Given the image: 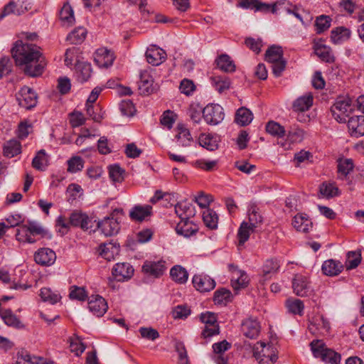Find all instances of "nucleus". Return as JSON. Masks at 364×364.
<instances>
[{"label": "nucleus", "mask_w": 364, "mask_h": 364, "mask_svg": "<svg viewBox=\"0 0 364 364\" xmlns=\"http://www.w3.org/2000/svg\"><path fill=\"white\" fill-rule=\"evenodd\" d=\"M139 331L141 337L148 340L154 341L159 337V332L152 328L141 327Z\"/></svg>", "instance_id": "774afa93"}, {"label": "nucleus", "mask_w": 364, "mask_h": 364, "mask_svg": "<svg viewBox=\"0 0 364 364\" xmlns=\"http://www.w3.org/2000/svg\"><path fill=\"white\" fill-rule=\"evenodd\" d=\"M351 36L349 28L343 26L337 27L331 32V40L334 44H341L348 41Z\"/></svg>", "instance_id": "7c9ffc66"}, {"label": "nucleus", "mask_w": 364, "mask_h": 364, "mask_svg": "<svg viewBox=\"0 0 364 364\" xmlns=\"http://www.w3.org/2000/svg\"><path fill=\"white\" fill-rule=\"evenodd\" d=\"M348 128L350 134L354 137H360L364 135V116L358 115L349 117Z\"/></svg>", "instance_id": "4468645a"}, {"label": "nucleus", "mask_w": 364, "mask_h": 364, "mask_svg": "<svg viewBox=\"0 0 364 364\" xmlns=\"http://www.w3.org/2000/svg\"><path fill=\"white\" fill-rule=\"evenodd\" d=\"M192 283L196 289L200 292H208L215 287V282L207 274H196L193 276Z\"/></svg>", "instance_id": "f8f14e48"}, {"label": "nucleus", "mask_w": 364, "mask_h": 364, "mask_svg": "<svg viewBox=\"0 0 364 364\" xmlns=\"http://www.w3.org/2000/svg\"><path fill=\"white\" fill-rule=\"evenodd\" d=\"M124 171L119 165L110 166L109 174L110 178L114 182H122L124 179Z\"/></svg>", "instance_id": "052dcab7"}, {"label": "nucleus", "mask_w": 364, "mask_h": 364, "mask_svg": "<svg viewBox=\"0 0 364 364\" xmlns=\"http://www.w3.org/2000/svg\"><path fill=\"white\" fill-rule=\"evenodd\" d=\"M311 349L316 358H320L322 361L330 364H339L341 355L334 350L326 347L321 340H314L311 343Z\"/></svg>", "instance_id": "7ed1b4c3"}, {"label": "nucleus", "mask_w": 364, "mask_h": 364, "mask_svg": "<svg viewBox=\"0 0 364 364\" xmlns=\"http://www.w3.org/2000/svg\"><path fill=\"white\" fill-rule=\"evenodd\" d=\"M99 254L107 261L113 260L119 254V245L112 242L102 243L99 247Z\"/></svg>", "instance_id": "cd10ccee"}, {"label": "nucleus", "mask_w": 364, "mask_h": 364, "mask_svg": "<svg viewBox=\"0 0 364 364\" xmlns=\"http://www.w3.org/2000/svg\"><path fill=\"white\" fill-rule=\"evenodd\" d=\"M94 60L100 68H108L113 64L114 56L111 50L101 48L95 53Z\"/></svg>", "instance_id": "f3484780"}, {"label": "nucleus", "mask_w": 364, "mask_h": 364, "mask_svg": "<svg viewBox=\"0 0 364 364\" xmlns=\"http://www.w3.org/2000/svg\"><path fill=\"white\" fill-rule=\"evenodd\" d=\"M21 143L16 139L8 141L4 146V154L9 158H12L18 155L21 153Z\"/></svg>", "instance_id": "79ce46f5"}, {"label": "nucleus", "mask_w": 364, "mask_h": 364, "mask_svg": "<svg viewBox=\"0 0 364 364\" xmlns=\"http://www.w3.org/2000/svg\"><path fill=\"white\" fill-rule=\"evenodd\" d=\"M16 238L21 242L33 243L36 242V240L32 237L27 225H22L17 229Z\"/></svg>", "instance_id": "6e6d98bb"}, {"label": "nucleus", "mask_w": 364, "mask_h": 364, "mask_svg": "<svg viewBox=\"0 0 364 364\" xmlns=\"http://www.w3.org/2000/svg\"><path fill=\"white\" fill-rule=\"evenodd\" d=\"M331 18L326 15H321L316 18L315 26L317 33H321L331 26Z\"/></svg>", "instance_id": "4d7b16f0"}, {"label": "nucleus", "mask_w": 364, "mask_h": 364, "mask_svg": "<svg viewBox=\"0 0 364 364\" xmlns=\"http://www.w3.org/2000/svg\"><path fill=\"white\" fill-rule=\"evenodd\" d=\"M151 213L152 207L151 205H135L129 211V218L133 221L142 222L151 216Z\"/></svg>", "instance_id": "b1692460"}, {"label": "nucleus", "mask_w": 364, "mask_h": 364, "mask_svg": "<svg viewBox=\"0 0 364 364\" xmlns=\"http://www.w3.org/2000/svg\"><path fill=\"white\" fill-rule=\"evenodd\" d=\"M253 119V114L251 111L245 107H241L237 109L235 121L240 126L248 125Z\"/></svg>", "instance_id": "4c0bfd02"}, {"label": "nucleus", "mask_w": 364, "mask_h": 364, "mask_svg": "<svg viewBox=\"0 0 364 364\" xmlns=\"http://www.w3.org/2000/svg\"><path fill=\"white\" fill-rule=\"evenodd\" d=\"M251 225L247 222H242L237 232L239 244L243 245L250 237L251 232H253L255 228H251Z\"/></svg>", "instance_id": "603ef678"}, {"label": "nucleus", "mask_w": 364, "mask_h": 364, "mask_svg": "<svg viewBox=\"0 0 364 364\" xmlns=\"http://www.w3.org/2000/svg\"><path fill=\"white\" fill-rule=\"evenodd\" d=\"M175 348L178 354L179 364H188L187 351L183 343L177 341L175 344Z\"/></svg>", "instance_id": "338daca9"}, {"label": "nucleus", "mask_w": 364, "mask_h": 364, "mask_svg": "<svg viewBox=\"0 0 364 364\" xmlns=\"http://www.w3.org/2000/svg\"><path fill=\"white\" fill-rule=\"evenodd\" d=\"M70 298L78 301H85L87 297V294L84 287L73 286L70 288Z\"/></svg>", "instance_id": "680f3d73"}, {"label": "nucleus", "mask_w": 364, "mask_h": 364, "mask_svg": "<svg viewBox=\"0 0 364 364\" xmlns=\"http://www.w3.org/2000/svg\"><path fill=\"white\" fill-rule=\"evenodd\" d=\"M304 138V131L298 127H291L287 134V140L291 143H298Z\"/></svg>", "instance_id": "13d9d810"}, {"label": "nucleus", "mask_w": 364, "mask_h": 364, "mask_svg": "<svg viewBox=\"0 0 364 364\" xmlns=\"http://www.w3.org/2000/svg\"><path fill=\"white\" fill-rule=\"evenodd\" d=\"M40 296L43 301L55 304L60 299V296L56 292L53 291L50 288H42L40 291Z\"/></svg>", "instance_id": "5fc2aeb1"}, {"label": "nucleus", "mask_w": 364, "mask_h": 364, "mask_svg": "<svg viewBox=\"0 0 364 364\" xmlns=\"http://www.w3.org/2000/svg\"><path fill=\"white\" fill-rule=\"evenodd\" d=\"M309 329L313 333H315L316 330H317L319 333L325 334L328 333L330 330V323L327 319L321 316L314 318L309 326Z\"/></svg>", "instance_id": "2f4dec72"}, {"label": "nucleus", "mask_w": 364, "mask_h": 364, "mask_svg": "<svg viewBox=\"0 0 364 364\" xmlns=\"http://www.w3.org/2000/svg\"><path fill=\"white\" fill-rule=\"evenodd\" d=\"M253 355L259 364H274L277 360L276 348L264 342H258L254 346Z\"/></svg>", "instance_id": "39448f33"}, {"label": "nucleus", "mask_w": 364, "mask_h": 364, "mask_svg": "<svg viewBox=\"0 0 364 364\" xmlns=\"http://www.w3.org/2000/svg\"><path fill=\"white\" fill-rule=\"evenodd\" d=\"M353 110L351 100L348 98L337 99L331 107L333 117L340 123H346Z\"/></svg>", "instance_id": "423d86ee"}, {"label": "nucleus", "mask_w": 364, "mask_h": 364, "mask_svg": "<svg viewBox=\"0 0 364 364\" xmlns=\"http://www.w3.org/2000/svg\"><path fill=\"white\" fill-rule=\"evenodd\" d=\"M146 58L149 64L157 66L165 61L166 53L162 48L156 46H151L146 51Z\"/></svg>", "instance_id": "2eb2a0df"}, {"label": "nucleus", "mask_w": 364, "mask_h": 364, "mask_svg": "<svg viewBox=\"0 0 364 364\" xmlns=\"http://www.w3.org/2000/svg\"><path fill=\"white\" fill-rule=\"evenodd\" d=\"M343 269L341 262L334 259H328L322 265V272L327 276H336L339 274Z\"/></svg>", "instance_id": "c756f323"}, {"label": "nucleus", "mask_w": 364, "mask_h": 364, "mask_svg": "<svg viewBox=\"0 0 364 364\" xmlns=\"http://www.w3.org/2000/svg\"><path fill=\"white\" fill-rule=\"evenodd\" d=\"M361 261V255L356 252H349L346 262L347 269H352L356 268Z\"/></svg>", "instance_id": "e2e57ef3"}, {"label": "nucleus", "mask_w": 364, "mask_h": 364, "mask_svg": "<svg viewBox=\"0 0 364 364\" xmlns=\"http://www.w3.org/2000/svg\"><path fill=\"white\" fill-rule=\"evenodd\" d=\"M231 272V284L234 289L237 290L247 287L249 282L248 276L245 271L240 270L233 264L228 265Z\"/></svg>", "instance_id": "9b49d317"}, {"label": "nucleus", "mask_w": 364, "mask_h": 364, "mask_svg": "<svg viewBox=\"0 0 364 364\" xmlns=\"http://www.w3.org/2000/svg\"><path fill=\"white\" fill-rule=\"evenodd\" d=\"M97 227L105 236H112L117 234L119 230L117 220L113 217H107L97 223Z\"/></svg>", "instance_id": "4be33fe9"}, {"label": "nucleus", "mask_w": 364, "mask_h": 364, "mask_svg": "<svg viewBox=\"0 0 364 364\" xmlns=\"http://www.w3.org/2000/svg\"><path fill=\"white\" fill-rule=\"evenodd\" d=\"M223 108L218 104H209L203 109V117L207 124L216 125L224 119Z\"/></svg>", "instance_id": "6e6552de"}, {"label": "nucleus", "mask_w": 364, "mask_h": 364, "mask_svg": "<svg viewBox=\"0 0 364 364\" xmlns=\"http://www.w3.org/2000/svg\"><path fill=\"white\" fill-rule=\"evenodd\" d=\"M107 304L104 298L99 295H92L89 298L88 309L97 316H103L107 310Z\"/></svg>", "instance_id": "ddd939ff"}, {"label": "nucleus", "mask_w": 364, "mask_h": 364, "mask_svg": "<svg viewBox=\"0 0 364 364\" xmlns=\"http://www.w3.org/2000/svg\"><path fill=\"white\" fill-rule=\"evenodd\" d=\"M92 71L91 64L87 62L77 60L75 64V76L76 80L81 83L90 79Z\"/></svg>", "instance_id": "aec40b11"}, {"label": "nucleus", "mask_w": 364, "mask_h": 364, "mask_svg": "<svg viewBox=\"0 0 364 364\" xmlns=\"http://www.w3.org/2000/svg\"><path fill=\"white\" fill-rule=\"evenodd\" d=\"M70 123L73 127H78L85 122L83 114L78 111H74L69 114Z\"/></svg>", "instance_id": "69168bd1"}, {"label": "nucleus", "mask_w": 364, "mask_h": 364, "mask_svg": "<svg viewBox=\"0 0 364 364\" xmlns=\"http://www.w3.org/2000/svg\"><path fill=\"white\" fill-rule=\"evenodd\" d=\"M134 268L127 262L117 263L112 269V275L116 280L122 282L130 279L134 274Z\"/></svg>", "instance_id": "dca6fc26"}, {"label": "nucleus", "mask_w": 364, "mask_h": 364, "mask_svg": "<svg viewBox=\"0 0 364 364\" xmlns=\"http://www.w3.org/2000/svg\"><path fill=\"white\" fill-rule=\"evenodd\" d=\"M87 36V30L84 27H78L70 32L66 40L71 44H80L85 39Z\"/></svg>", "instance_id": "ea45409f"}, {"label": "nucleus", "mask_w": 364, "mask_h": 364, "mask_svg": "<svg viewBox=\"0 0 364 364\" xmlns=\"http://www.w3.org/2000/svg\"><path fill=\"white\" fill-rule=\"evenodd\" d=\"M0 317L9 326L18 329L24 328V325L11 309H0Z\"/></svg>", "instance_id": "c85d7f7f"}, {"label": "nucleus", "mask_w": 364, "mask_h": 364, "mask_svg": "<svg viewBox=\"0 0 364 364\" xmlns=\"http://www.w3.org/2000/svg\"><path fill=\"white\" fill-rule=\"evenodd\" d=\"M292 225L298 231L307 232L312 228V223L306 215L298 214L294 216Z\"/></svg>", "instance_id": "473e14b6"}, {"label": "nucleus", "mask_w": 364, "mask_h": 364, "mask_svg": "<svg viewBox=\"0 0 364 364\" xmlns=\"http://www.w3.org/2000/svg\"><path fill=\"white\" fill-rule=\"evenodd\" d=\"M314 97L311 92H307L305 95L296 99L292 105V109L296 112H304L310 109L313 105Z\"/></svg>", "instance_id": "393cba45"}, {"label": "nucleus", "mask_w": 364, "mask_h": 364, "mask_svg": "<svg viewBox=\"0 0 364 364\" xmlns=\"http://www.w3.org/2000/svg\"><path fill=\"white\" fill-rule=\"evenodd\" d=\"M12 56L16 65L31 77L41 75L47 64L40 47L21 40L16 42L12 48Z\"/></svg>", "instance_id": "f257e3e1"}, {"label": "nucleus", "mask_w": 364, "mask_h": 364, "mask_svg": "<svg viewBox=\"0 0 364 364\" xmlns=\"http://www.w3.org/2000/svg\"><path fill=\"white\" fill-rule=\"evenodd\" d=\"M265 60L272 64V69L276 77H279L285 70L287 61L283 58L282 47L272 46L265 53Z\"/></svg>", "instance_id": "20e7f679"}, {"label": "nucleus", "mask_w": 364, "mask_h": 364, "mask_svg": "<svg viewBox=\"0 0 364 364\" xmlns=\"http://www.w3.org/2000/svg\"><path fill=\"white\" fill-rule=\"evenodd\" d=\"M319 193L322 197L331 198L341 194L338 188L333 183L323 182L319 187Z\"/></svg>", "instance_id": "c9c22d12"}, {"label": "nucleus", "mask_w": 364, "mask_h": 364, "mask_svg": "<svg viewBox=\"0 0 364 364\" xmlns=\"http://www.w3.org/2000/svg\"><path fill=\"white\" fill-rule=\"evenodd\" d=\"M159 86L154 83V77L150 70H144L140 72V80L139 82V90L141 94L150 95L156 91Z\"/></svg>", "instance_id": "1a4fd4ad"}, {"label": "nucleus", "mask_w": 364, "mask_h": 364, "mask_svg": "<svg viewBox=\"0 0 364 364\" xmlns=\"http://www.w3.org/2000/svg\"><path fill=\"white\" fill-rule=\"evenodd\" d=\"M176 130V139L178 145L183 147L191 146L193 142V137L189 129L184 124H179Z\"/></svg>", "instance_id": "bb28decb"}, {"label": "nucleus", "mask_w": 364, "mask_h": 364, "mask_svg": "<svg viewBox=\"0 0 364 364\" xmlns=\"http://www.w3.org/2000/svg\"><path fill=\"white\" fill-rule=\"evenodd\" d=\"M198 230V225L190 220V219L180 220L176 227V232L185 237H188L196 234Z\"/></svg>", "instance_id": "a878e982"}, {"label": "nucleus", "mask_w": 364, "mask_h": 364, "mask_svg": "<svg viewBox=\"0 0 364 364\" xmlns=\"http://www.w3.org/2000/svg\"><path fill=\"white\" fill-rule=\"evenodd\" d=\"M35 261L42 266H50L55 262L56 255L50 248H41L34 255Z\"/></svg>", "instance_id": "6ab92c4d"}, {"label": "nucleus", "mask_w": 364, "mask_h": 364, "mask_svg": "<svg viewBox=\"0 0 364 364\" xmlns=\"http://www.w3.org/2000/svg\"><path fill=\"white\" fill-rule=\"evenodd\" d=\"M165 262L146 261L142 266V271L149 276L159 277L165 272Z\"/></svg>", "instance_id": "412c9836"}, {"label": "nucleus", "mask_w": 364, "mask_h": 364, "mask_svg": "<svg viewBox=\"0 0 364 364\" xmlns=\"http://www.w3.org/2000/svg\"><path fill=\"white\" fill-rule=\"evenodd\" d=\"M175 213L181 220H188L195 215V208L189 201L182 200L175 205Z\"/></svg>", "instance_id": "5701e85b"}, {"label": "nucleus", "mask_w": 364, "mask_h": 364, "mask_svg": "<svg viewBox=\"0 0 364 364\" xmlns=\"http://www.w3.org/2000/svg\"><path fill=\"white\" fill-rule=\"evenodd\" d=\"M199 144L201 146L210 151H214L218 149V139L210 134H202L199 136Z\"/></svg>", "instance_id": "de8ad7c7"}, {"label": "nucleus", "mask_w": 364, "mask_h": 364, "mask_svg": "<svg viewBox=\"0 0 364 364\" xmlns=\"http://www.w3.org/2000/svg\"><path fill=\"white\" fill-rule=\"evenodd\" d=\"M218 67L224 72H234L235 65L230 57L226 54L220 55L215 60Z\"/></svg>", "instance_id": "37998d69"}, {"label": "nucleus", "mask_w": 364, "mask_h": 364, "mask_svg": "<svg viewBox=\"0 0 364 364\" xmlns=\"http://www.w3.org/2000/svg\"><path fill=\"white\" fill-rule=\"evenodd\" d=\"M18 105L26 109H31L36 105L37 95L35 92L28 87H23L17 95Z\"/></svg>", "instance_id": "9d476101"}, {"label": "nucleus", "mask_w": 364, "mask_h": 364, "mask_svg": "<svg viewBox=\"0 0 364 364\" xmlns=\"http://www.w3.org/2000/svg\"><path fill=\"white\" fill-rule=\"evenodd\" d=\"M279 267V262L276 259H269L266 260L262 266V277H264V279L271 278L272 274L277 272Z\"/></svg>", "instance_id": "f704fd0d"}, {"label": "nucleus", "mask_w": 364, "mask_h": 364, "mask_svg": "<svg viewBox=\"0 0 364 364\" xmlns=\"http://www.w3.org/2000/svg\"><path fill=\"white\" fill-rule=\"evenodd\" d=\"M170 275L173 281L184 284L188 280V274L185 268L180 265H175L170 270Z\"/></svg>", "instance_id": "a19ab883"}, {"label": "nucleus", "mask_w": 364, "mask_h": 364, "mask_svg": "<svg viewBox=\"0 0 364 364\" xmlns=\"http://www.w3.org/2000/svg\"><path fill=\"white\" fill-rule=\"evenodd\" d=\"M60 19L67 23L72 24L74 21V13L71 6L68 3L64 4L59 13Z\"/></svg>", "instance_id": "3c124183"}, {"label": "nucleus", "mask_w": 364, "mask_h": 364, "mask_svg": "<svg viewBox=\"0 0 364 364\" xmlns=\"http://www.w3.org/2000/svg\"><path fill=\"white\" fill-rule=\"evenodd\" d=\"M293 292L298 296H309L313 293L309 277L302 274H296L292 279Z\"/></svg>", "instance_id": "0eeeda50"}, {"label": "nucleus", "mask_w": 364, "mask_h": 364, "mask_svg": "<svg viewBox=\"0 0 364 364\" xmlns=\"http://www.w3.org/2000/svg\"><path fill=\"white\" fill-rule=\"evenodd\" d=\"M285 305L288 311L293 314L301 316L304 313V304L300 299H288Z\"/></svg>", "instance_id": "c03bdc74"}, {"label": "nucleus", "mask_w": 364, "mask_h": 364, "mask_svg": "<svg viewBox=\"0 0 364 364\" xmlns=\"http://www.w3.org/2000/svg\"><path fill=\"white\" fill-rule=\"evenodd\" d=\"M232 293L230 290L222 288L214 293L213 301L215 304L226 305L231 300Z\"/></svg>", "instance_id": "8fccbe9b"}, {"label": "nucleus", "mask_w": 364, "mask_h": 364, "mask_svg": "<svg viewBox=\"0 0 364 364\" xmlns=\"http://www.w3.org/2000/svg\"><path fill=\"white\" fill-rule=\"evenodd\" d=\"M119 109L127 117L133 116L136 111L134 104L129 100H122L119 104Z\"/></svg>", "instance_id": "0e129e2a"}, {"label": "nucleus", "mask_w": 364, "mask_h": 364, "mask_svg": "<svg viewBox=\"0 0 364 364\" xmlns=\"http://www.w3.org/2000/svg\"><path fill=\"white\" fill-rule=\"evenodd\" d=\"M68 171L76 173L82 169L84 161L80 156H73L68 161Z\"/></svg>", "instance_id": "bf43d9fd"}, {"label": "nucleus", "mask_w": 364, "mask_h": 364, "mask_svg": "<svg viewBox=\"0 0 364 364\" xmlns=\"http://www.w3.org/2000/svg\"><path fill=\"white\" fill-rule=\"evenodd\" d=\"M353 160L350 159H346L343 160H340L338 165V171L339 174V178L343 179L346 178L348 174L353 171Z\"/></svg>", "instance_id": "864d4df0"}, {"label": "nucleus", "mask_w": 364, "mask_h": 364, "mask_svg": "<svg viewBox=\"0 0 364 364\" xmlns=\"http://www.w3.org/2000/svg\"><path fill=\"white\" fill-rule=\"evenodd\" d=\"M32 166L34 168L43 171L48 166V156L44 149L37 152L32 161Z\"/></svg>", "instance_id": "58836bf2"}, {"label": "nucleus", "mask_w": 364, "mask_h": 364, "mask_svg": "<svg viewBox=\"0 0 364 364\" xmlns=\"http://www.w3.org/2000/svg\"><path fill=\"white\" fill-rule=\"evenodd\" d=\"M263 222V217L256 206H252L248 210V223L251 228H258Z\"/></svg>", "instance_id": "09e8293b"}, {"label": "nucleus", "mask_w": 364, "mask_h": 364, "mask_svg": "<svg viewBox=\"0 0 364 364\" xmlns=\"http://www.w3.org/2000/svg\"><path fill=\"white\" fill-rule=\"evenodd\" d=\"M260 324L255 318H248L242 323V331L247 338H257L260 332Z\"/></svg>", "instance_id": "a211bd4d"}, {"label": "nucleus", "mask_w": 364, "mask_h": 364, "mask_svg": "<svg viewBox=\"0 0 364 364\" xmlns=\"http://www.w3.org/2000/svg\"><path fill=\"white\" fill-rule=\"evenodd\" d=\"M92 219L89 216L81 211H73L67 220L66 218L63 215L58 217L56 220V226L63 229V234L68 232L69 228L73 227H79L83 230H87L92 228ZM61 232V230H60Z\"/></svg>", "instance_id": "f03ea898"}, {"label": "nucleus", "mask_w": 364, "mask_h": 364, "mask_svg": "<svg viewBox=\"0 0 364 364\" xmlns=\"http://www.w3.org/2000/svg\"><path fill=\"white\" fill-rule=\"evenodd\" d=\"M265 129L268 134L277 138H283L286 135L285 128L274 121L267 122Z\"/></svg>", "instance_id": "a18cd8bd"}, {"label": "nucleus", "mask_w": 364, "mask_h": 364, "mask_svg": "<svg viewBox=\"0 0 364 364\" xmlns=\"http://www.w3.org/2000/svg\"><path fill=\"white\" fill-rule=\"evenodd\" d=\"M210 80L213 87L220 93L230 88V79L225 76H213Z\"/></svg>", "instance_id": "49530a36"}, {"label": "nucleus", "mask_w": 364, "mask_h": 364, "mask_svg": "<svg viewBox=\"0 0 364 364\" xmlns=\"http://www.w3.org/2000/svg\"><path fill=\"white\" fill-rule=\"evenodd\" d=\"M315 53L323 60L326 63H333L335 58L331 53V48L321 43H316L314 46Z\"/></svg>", "instance_id": "e433bc0d"}, {"label": "nucleus", "mask_w": 364, "mask_h": 364, "mask_svg": "<svg viewBox=\"0 0 364 364\" xmlns=\"http://www.w3.org/2000/svg\"><path fill=\"white\" fill-rule=\"evenodd\" d=\"M203 220L205 226L211 230H215L218 228V215L212 209L207 208L203 211Z\"/></svg>", "instance_id": "72a5a7b5"}]
</instances>
